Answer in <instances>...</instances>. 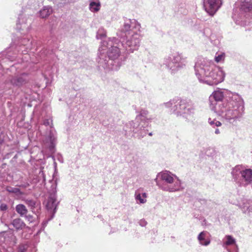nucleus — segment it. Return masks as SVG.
<instances>
[{
	"label": "nucleus",
	"instance_id": "obj_29",
	"mask_svg": "<svg viewBox=\"0 0 252 252\" xmlns=\"http://www.w3.org/2000/svg\"><path fill=\"white\" fill-rule=\"evenodd\" d=\"M54 214L52 215H50V216L47 219H45L43 221L42 223V227L41 228V230H44L45 227L46 226L47 224H48V222L50 221L53 218H54Z\"/></svg>",
	"mask_w": 252,
	"mask_h": 252
},
{
	"label": "nucleus",
	"instance_id": "obj_10",
	"mask_svg": "<svg viewBox=\"0 0 252 252\" xmlns=\"http://www.w3.org/2000/svg\"><path fill=\"white\" fill-rule=\"evenodd\" d=\"M52 120L50 119H45L43 120V125L46 126H49V130L46 138V145L49 151L51 153L55 151V147L56 145V133L53 127L50 126Z\"/></svg>",
	"mask_w": 252,
	"mask_h": 252
},
{
	"label": "nucleus",
	"instance_id": "obj_6",
	"mask_svg": "<svg viewBox=\"0 0 252 252\" xmlns=\"http://www.w3.org/2000/svg\"><path fill=\"white\" fill-rule=\"evenodd\" d=\"M232 18L237 25L245 26L252 22V0H238L236 2Z\"/></svg>",
	"mask_w": 252,
	"mask_h": 252
},
{
	"label": "nucleus",
	"instance_id": "obj_17",
	"mask_svg": "<svg viewBox=\"0 0 252 252\" xmlns=\"http://www.w3.org/2000/svg\"><path fill=\"white\" fill-rule=\"evenodd\" d=\"M15 56L11 57V52L9 49H6V52L0 54V72L3 71L5 63L8 61H13Z\"/></svg>",
	"mask_w": 252,
	"mask_h": 252
},
{
	"label": "nucleus",
	"instance_id": "obj_22",
	"mask_svg": "<svg viewBox=\"0 0 252 252\" xmlns=\"http://www.w3.org/2000/svg\"><path fill=\"white\" fill-rule=\"evenodd\" d=\"M52 12L53 9L51 6H45L39 11V16L42 18H45L48 17Z\"/></svg>",
	"mask_w": 252,
	"mask_h": 252
},
{
	"label": "nucleus",
	"instance_id": "obj_38",
	"mask_svg": "<svg viewBox=\"0 0 252 252\" xmlns=\"http://www.w3.org/2000/svg\"><path fill=\"white\" fill-rule=\"evenodd\" d=\"M148 134L150 135V136H152V132H150L148 133Z\"/></svg>",
	"mask_w": 252,
	"mask_h": 252
},
{
	"label": "nucleus",
	"instance_id": "obj_18",
	"mask_svg": "<svg viewBox=\"0 0 252 252\" xmlns=\"http://www.w3.org/2000/svg\"><path fill=\"white\" fill-rule=\"evenodd\" d=\"M211 235L207 231L201 232L197 236L199 244L203 246H207L211 243Z\"/></svg>",
	"mask_w": 252,
	"mask_h": 252
},
{
	"label": "nucleus",
	"instance_id": "obj_36",
	"mask_svg": "<svg viewBox=\"0 0 252 252\" xmlns=\"http://www.w3.org/2000/svg\"><path fill=\"white\" fill-rule=\"evenodd\" d=\"M29 186V184L28 183H26V184H22V185H20V187H23L24 188H26Z\"/></svg>",
	"mask_w": 252,
	"mask_h": 252
},
{
	"label": "nucleus",
	"instance_id": "obj_3",
	"mask_svg": "<svg viewBox=\"0 0 252 252\" xmlns=\"http://www.w3.org/2000/svg\"><path fill=\"white\" fill-rule=\"evenodd\" d=\"M38 43L34 42L32 40L30 41V39L29 37H26L20 39L17 46H14V45H11L7 49L11 52V57L13 56H15V57L13 61L8 60L5 63L3 71L0 72L2 75H3L4 73H6L9 75V77L5 80L6 84H10L14 88L19 89L25 86L29 82L30 80V74L27 72L20 73L18 70L19 68L18 64L10 65L9 68H7L6 65H8L9 63L15 60L17 53L21 52L23 54H27L30 50L33 49L35 46V50L37 51L38 49Z\"/></svg>",
	"mask_w": 252,
	"mask_h": 252
},
{
	"label": "nucleus",
	"instance_id": "obj_25",
	"mask_svg": "<svg viewBox=\"0 0 252 252\" xmlns=\"http://www.w3.org/2000/svg\"><path fill=\"white\" fill-rule=\"evenodd\" d=\"M22 16L20 15L18 17V21L17 23V28L19 30H24V29H29V26H26V23L24 21V19L22 18Z\"/></svg>",
	"mask_w": 252,
	"mask_h": 252
},
{
	"label": "nucleus",
	"instance_id": "obj_30",
	"mask_svg": "<svg viewBox=\"0 0 252 252\" xmlns=\"http://www.w3.org/2000/svg\"><path fill=\"white\" fill-rule=\"evenodd\" d=\"M106 36V32L103 29H99L97 32L96 37L97 39H101Z\"/></svg>",
	"mask_w": 252,
	"mask_h": 252
},
{
	"label": "nucleus",
	"instance_id": "obj_37",
	"mask_svg": "<svg viewBox=\"0 0 252 252\" xmlns=\"http://www.w3.org/2000/svg\"><path fill=\"white\" fill-rule=\"evenodd\" d=\"M215 133L216 134H219L220 133V131L218 127L215 128Z\"/></svg>",
	"mask_w": 252,
	"mask_h": 252
},
{
	"label": "nucleus",
	"instance_id": "obj_4",
	"mask_svg": "<svg viewBox=\"0 0 252 252\" xmlns=\"http://www.w3.org/2000/svg\"><path fill=\"white\" fill-rule=\"evenodd\" d=\"M195 75L200 83L217 85L224 81L225 74L222 68L204 58L197 59L194 65Z\"/></svg>",
	"mask_w": 252,
	"mask_h": 252
},
{
	"label": "nucleus",
	"instance_id": "obj_33",
	"mask_svg": "<svg viewBox=\"0 0 252 252\" xmlns=\"http://www.w3.org/2000/svg\"><path fill=\"white\" fill-rule=\"evenodd\" d=\"M224 59V54H221L217 56H216L215 58V60L217 63H219L223 60Z\"/></svg>",
	"mask_w": 252,
	"mask_h": 252
},
{
	"label": "nucleus",
	"instance_id": "obj_15",
	"mask_svg": "<svg viewBox=\"0 0 252 252\" xmlns=\"http://www.w3.org/2000/svg\"><path fill=\"white\" fill-rule=\"evenodd\" d=\"M239 207L243 213L252 217V200L244 199L242 203L239 204Z\"/></svg>",
	"mask_w": 252,
	"mask_h": 252
},
{
	"label": "nucleus",
	"instance_id": "obj_28",
	"mask_svg": "<svg viewBox=\"0 0 252 252\" xmlns=\"http://www.w3.org/2000/svg\"><path fill=\"white\" fill-rule=\"evenodd\" d=\"M208 122L209 125L214 128L221 126V123L215 119H212L211 118H209Z\"/></svg>",
	"mask_w": 252,
	"mask_h": 252
},
{
	"label": "nucleus",
	"instance_id": "obj_21",
	"mask_svg": "<svg viewBox=\"0 0 252 252\" xmlns=\"http://www.w3.org/2000/svg\"><path fill=\"white\" fill-rule=\"evenodd\" d=\"M26 204L30 207L33 213H36L40 208V204L32 199H27L25 201Z\"/></svg>",
	"mask_w": 252,
	"mask_h": 252
},
{
	"label": "nucleus",
	"instance_id": "obj_19",
	"mask_svg": "<svg viewBox=\"0 0 252 252\" xmlns=\"http://www.w3.org/2000/svg\"><path fill=\"white\" fill-rule=\"evenodd\" d=\"M143 189L140 188L135 192V198L138 203L144 204L146 202L147 194L143 192Z\"/></svg>",
	"mask_w": 252,
	"mask_h": 252
},
{
	"label": "nucleus",
	"instance_id": "obj_8",
	"mask_svg": "<svg viewBox=\"0 0 252 252\" xmlns=\"http://www.w3.org/2000/svg\"><path fill=\"white\" fill-rule=\"evenodd\" d=\"M231 174L234 182L240 187H246L252 182V170L240 165L233 168Z\"/></svg>",
	"mask_w": 252,
	"mask_h": 252
},
{
	"label": "nucleus",
	"instance_id": "obj_14",
	"mask_svg": "<svg viewBox=\"0 0 252 252\" xmlns=\"http://www.w3.org/2000/svg\"><path fill=\"white\" fill-rule=\"evenodd\" d=\"M57 207L56 203V197L55 194H51L48 198L46 205V209L49 212L50 215L54 214V216L56 213Z\"/></svg>",
	"mask_w": 252,
	"mask_h": 252
},
{
	"label": "nucleus",
	"instance_id": "obj_32",
	"mask_svg": "<svg viewBox=\"0 0 252 252\" xmlns=\"http://www.w3.org/2000/svg\"><path fill=\"white\" fill-rule=\"evenodd\" d=\"M26 220L29 221L30 222H32L34 221L35 220V218L32 215H26L24 216Z\"/></svg>",
	"mask_w": 252,
	"mask_h": 252
},
{
	"label": "nucleus",
	"instance_id": "obj_35",
	"mask_svg": "<svg viewBox=\"0 0 252 252\" xmlns=\"http://www.w3.org/2000/svg\"><path fill=\"white\" fill-rule=\"evenodd\" d=\"M139 224L141 226H145L147 224V222L144 220H140L139 221Z\"/></svg>",
	"mask_w": 252,
	"mask_h": 252
},
{
	"label": "nucleus",
	"instance_id": "obj_5",
	"mask_svg": "<svg viewBox=\"0 0 252 252\" xmlns=\"http://www.w3.org/2000/svg\"><path fill=\"white\" fill-rule=\"evenodd\" d=\"M153 117L149 115L148 111L142 109L134 121L130 122L124 127L125 135L130 136L136 134V136L141 138L145 136L148 131V127L153 119Z\"/></svg>",
	"mask_w": 252,
	"mask_h": 252
},
{
	"label": "nucleus",
	"instance_id": "obj_40",
	"mask_svg": "<svg viewBox=\"0 0 252 252\" xmlns=\"http://www.w3.org/2000/svg\"><path fill=\"white\" fill-rule=\"evenodd\" d=\"M59 160L60 161V162H63V161L60 159H59Z\"/></svg>",
	"mask_w": 252,
	"mask_h": 252
},
{
	"label": "nucleus",
	"instance_id": "obj_23",
	"mask_svg": "<svg viewBox=\"0 0 252 252\" xmlns=\"http://www.w3.org/2000/svg\"><path fill=\"white\" fill-rule=\"evenodd\" d=\"M15 210L21 217H24L28 212L26 207L22 204L17 205L15 207Z\"/></svg>",
	"mask_w": 252,
	"mask_h": 252
},
{
	"label": "nucleus",
	"instance_id": "obj_20",
	"mask_svg": "<svg viewBox=\"0 0 252 252\" xmlns=\"http://www.w3.org/2000/svg\"><path fill=\"white\" fill-rule=\"evenodd\" d=\"M11 224L17 231L23 230L26 227V223L20 218L14 219Z\"/></svg>",
	"mask_w": 252,
	"mask_h": 252
},
{
	"label": "nucleus",
	"instance_id": "obj_11",
	"mask_svg": "<svg viewBox=\"0 0 252 252\" xmlns=\"http://www.w3.org/2000/svg\"><path fill=\"white\" fill-rule=\"evenodd\" d=\"M185 101V99L179 97H175L170 101L164 103L163 105L165 107L170 108L171 113L179 117L181 116L182 107L184 104Z\"/></svg>",
	"mask_w": 252,
	"mask_h": 252
},
{
	"label": "nucleus",
	"instance_id": "obj_34",
	"mask_svg": "<svg viewBox=\"0 0 252 252\" xmlns=\"http://www.w3.org/2000/svg\"><path fill=\"white\" fill-rule=\"evenodd\" d=\"M8 209L7 205L5 203H2L0 205V210L1 211H5Z\"/></svg>",
	"mask_w": 252,
	"mask_h": 252
},
{
	"label": "nucleus",
	"instance_id": "obj_26",
	"mask_svg": "<svg viewBox=\"0 0 252 252\" xmlns=\"http://www.w3.org/2000/svg\"><path fill=\"white\" fill-rule=\"evenodd\" d=\"M100 3L99 2H96L95 1H92L90 3L89 8L92 12H97L100 9Z\"/></svg>",
	"mask_w": 252,
	"mask_h": 252
},
{
	"label": "nucleus",
	"instance_id": "obj_1",
	"mask_svg": "<svg viewBox=\"0 0 252 252\" xmlns=\"http://www.w3.org/2000/svg\"><path fill=\"white\" fill-rule=\"evenodd\" d=\"M140 28V24L136 20L124 19L120 28V39L113 37L101 42L97 58L99 69L118 70L125 62L126 55L138 49Z\"/></svg>",
	"mask_w": 252,
	"mask_h": 252
},
{
	"label": "nucleus",
	"instance_id": "obj_9",
	"mask_svg": "<svg viewBox=\"0 0 252 252\" xmlns=\"http://www.w3.org/2000/svg\"><path fill=\"white\" fill-rule=\"evenodd\" d=\"M163 63L171 73H175L185 67L186 58L179 52L173 53L164 59Z\"/></svg>",
	"mask_w": 252,
	"mask_h": 252
},
{
	"label": "nucleus",
	"instance_id": "obj_2",
	"mask_svg": "<svg viewBox=\"0 0 252 252\" xmlns=\"http://www.w3.org/2000/svg\"><path fill=\"white\" fill-rule=\"evenodd\" d=\"M210 109L230 124L240 121L245 114V102L239 94L217 89L209 97Z\"/></svg>",
	"mask_w": 252,
	"mask_h": 252
},
{
	"label": "nucleus",
	"instance_id": "obj_27",
	"mask_svg": "<svg viewBox=\"0 0 252 252\" xmlns=\"http://www.w3.org/2000/svg\"><path fill=\"white\" fill-rule=\"evenodd\" d=\"M52 51H50L49 50H47V49H45L44 47L41 51H40L39 53L38 54V57L41 60H46L45 58L47 55L50 54Z\"/></svg>",
	"mask_w": 252,
	"mask_h": 252
},
{
	"label": "nucleus",
	"instance_id": "obj_31",
	"mask_svg": "<svg viewBox=\"0 0 252 252\" xmlns=\"http://www.w3.org/2000/svg\"><path fill=\"white\" fill-rule=\"evenodd\" d=\"M28 247L26 244H20L18 247V252H25L27 251Z\"/></svg>",
	"mask_w": 252,
	"mask_h": 252
},
{
	"label": "nucleus",
	"instance_id": "obj_12",
	"mask_svg": "<svg viewBox=\"0 0 252 252\" xmlns=\"http://www.w3.org/2000/svg\"><path fill=\"white\" fill-rule=\"evenodd\" d=\"M203 7L205 11L213 16L222 5L221 0H202Z\"/></svg>",
	"mask_w": 252,
	"mask_h": 252
},
{
	"label": "nucleus",
	"instance_id": "obj_24",
	"mask_svg": "<svg viewBox=\"0 0 252 252\" xmlns=\"http://www.w3.org/2000/svg\"><path fill=\"white\" fill-rule=\"evenodd\" d=\"M5 190L10 193L15 194L17 196H20L23 194V193L19 189L10 186H7L5 188Z\"/></svg>",
	"mask_w": 252,
	"mask_h": 252
},
{
	"label": "nucleus",
	"instance_id": "obj_7",
	"mask_svg": "<svg viewBox=\"0 0 252 252\" xmlns=\"http://www.w3.org/2000/svg\"><path fill=\"white\" fill-rule=\"evenodd\" d=\"M155 182L159 188L166 191L175 192L184 189L179 178L167 170L158 173Z\"/></svg>",
	"mask_w": 252,
	"mask_h": 252
},
{
	"label": "nucleus",
	"instance_id": "obj_39",
	"mask_svg": "<svg viewBox=\"0 0 252 252\" xmlns=\"http://www.w3.org/2000/svg\"><path fill=\"white\" fill-rule=\"evenodd\" d=\"M201 33H202V34H203V35H204V34H205L204 32H201Z\"/></svg>",
	"mask_w": 252,
	"mask_h": 252
},
{
	"label": "nucleus",
	"instance_id": "obj_16",
	"mask_svg": "<svg viewBox=\"0 0 252 252\" xmlns=\"http://www.w3.org/2000/svg\"><path fill=\"white\" fill-rule=\"evenodd\" d=\"M223 247L228 246H232L233 247L232 250H228V252H238V248L236 244L235 239L231 235H226L223 240Z\"/></svg>",
	"mask_w": 252,
	"mask_h": 252
},
{
	"label": "nucleus",
	"instance_id": "obj_13",
	"mask_svg": "<svg viewBox=\"0 0 252 252\" xmlns=\"http://www.w3.org/2000/svg\"><path fill=\"white\" fill-rule=\"evenodd\" d=\"M195 112V107L192 102L185 99L184 105L182 107V111L181 117L188 119L193 115Z\"/></svg>",
	"mask_w": 252,
	"mask_h": 252
}]
</instances>
